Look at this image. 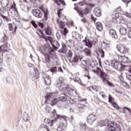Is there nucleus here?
Segmentation results:
<instances>
[{"label": "nucleus", "mask_w": 131, "mask_h": 131, "mask_svg": "<svg viewBox=\"0 0 131 131\" xmlns=\"http://www.w3.org/2000/svg\"><path fill=\"white\" fill-rule=\"evenodd\" d=\"M51 117L53 119V120H52L50 126H53L54 123L56 122L57 119H62V121H63L62 122V125L63 126H67V125L68 124L67 122V117L64 116H61L58 114H57V113H56V110H53V112H52L51 114Z\"/></svg>", "instance_id": "nucleus-1"}, {"label": "nucleus", "mask_w": 131, "mask_h": 131, "mask_svg": "<svg viewBox=\"0 0 131 131\" xmlns=\"http://www.w3.org/2000/svg\"><path fill=\"white\" fill-rule=\"evenodd\" d=\"M58 96V92H51L49 93L46 96H45L46 104H50L51 106H54L56 105L59 100L56 98V97Z\"/></svg>", "instance_id": "nucleus-2"}, {"label": "nucleus", "mask_w": 131, "mask_h": 131, "mask_svg": "<svg viewBox=\"0 0 131 131\" xmlns=\"http://www.w3.org/2000/svg\"><path fill=\"white\" fill-rule=\"evenodd\" d=\"M93 71L94 73H96V74H99V73H100V78L102 80L104 83H106V82H107V84H108V85H109V86H113V84H112V83L110 82L108 80V79L107 78L108 77V75L105 72H103V71L101 70L100 68H97V71L93 70Z\"/></svg>", "instance_id": "nucleus-3"}, {"label": "nucleus", "mask_w": 131, "mask_h": 131, "mask_svg": "<svg viewBox=\"0 0 131 131\" xmlns=\"http://www.w3.org/2000/svg\"><path fill=\"white\" fill-rule=\"evenodd\" d=\"M121 127L116 123L110 121L107 124V127L105 129V131H120Z\"/></svg>", "instance_id": "nucleus-4"}, {"label": "nucleus", "mask_w": 131, "mask_h": 131, "mask_svg": "<svg viewBox=\"0 0 131 131\" xmlns=\"http://www.w3.org/2000/svg\"><path fill=\"white\" fill-rule=\"evenodd\" d=\"M43 38L46 40V41H47V42H48V40L50 41L54 50H58V49H59L58 47H60V44H59L58 41L54 40V38H53V37L51 36H48L47 37L45 36H43Z\"/></svg>", "instance_id": "nucleus-5"}, {"label": "nucleus", "mask_w": 131, "mask_h": 131, "mask_svg": "<svg viewBox=\"0 0 131 131\" xmlns=\"http://www.w3.org/2000/svg\"><path fill=\"white\" fill-rule=\"evenodd\" d=\"M112 67H113L115 69L118 70V71H121L122 69L124 68V66L119 62L118 61H114L112 63Z\"/></svg>", "instance_id": "nucleus-6"}, {"label": "nucleus", "mask_w": 131, "mask_h": 131, "mask_svg": "<svg viewBox=\"0 0 131 131\" xmlns=\"http://www.w3.org/2000/svg\"><path fill=\"white\" fill-rule=\"evenodd\" d=\"M116 48L121 54H126L128 52L127 48L120 44L117 45Z\"/></svg>", "instance_id": "nucleus-7"}, {"label": "nucleus", "mask_w": 131, "mask_h": 131, "mask_svg": "<svg viewBox=\"0 0 131 131\" xmlns=\"http://www.w3.org/2000/svg\"><path fill=\"white\" fill-rule=\"evenodd\" d=\"M56 85L57 86L60 91H70L71 90V89L68 87V85L66 84L65 83H61L59 85L56 84Z\"/></svg>", "instance_id": "nucleus-8"}, {"label": "nucleus", "mask_w": 131, "mask_h": 131, "mask_svg": "<svg viewBox=\"0 0 131 131\" xmlns=\"http://www.w3.org/2000/svg\"><path fill=\"white\" fill-rule=\"evenodd\" d=\"M97 119V117H96V115L91 114L87 118V122L90 124H93L94 123V121Z\"/></svg>", "instance_id": "nucleus-9"}, {"label": "nucleus", "mask_w": 131, "mask_h": 131, "mask_svg": "<svg viewBox=\"0 0 131 131\" xmlns=\"http://www.w3.org/2000/svg\"><path fill=\"white\" fill-rule=\"evenodd\" d=\"M32 13L35 17H36L37 18H41L42 17V14L41 13V12H40V10L38 9H34L32 11Z\"/></svg>", "instance_id": "nucleus-10"}, {"label": "nucleus", "mask_w": 131, "mask_h": 131, "mask_svg": "<svg viewBox=\"0 0 131 131\" xmlns=\"http://www.w3.org/2000/svg\"><path fill=\"white\" fill-rule=\"evenodd\" d=\"M43 77L44 78L45 83L46 85H50L51 82V78L50 77V76L46 74H44Z\"/></svg>", "instance_id": "nucleus-11"}, {"label": "nucleus", "mask_w": 131, "mask_h": 131, "mask_svg": "<svg viewBox=\"0 0 131 131\" xmlns=\"http://www.w3.org/2000/svg\"><path fill=\"white\" fill-rule=\"evenodd\" d=\"M81 61V58L79 55H76L74 56L73 59L70 60L71 63H78V62H80Z\"/></svg>", "instance_id": "nucleus-12"}, {"label": "nucleus", "mask_w": 131, "mask_h": 131, "mask_svg": "<svg viewBox=\"0 0 131 131\" xmlns=\"http://www.w3.org/2000/svg\"><path fill=\"white\" fill-rule=\"evenodd\" d=\"M118 10H119V11H121V7H118L116 9V11L113 13L112 17L113 19H117V18H119V13H118V11H117Z\"/></svg>", "instance_id": "nucleus-13"}, {"label": "nucleus", "mask_w": 131, "mask_h": 131, "mask_svg": "<svg viewBox=\"0 0 131 131\" xmlns=\"http://www.w3.org/2000/svg\"><path fill=\"white\" fill-rule=\"evenodd\" d=\"M110 35H112L113 38H115V39H117L118 38V36H117V34L116 33V31L114 29L109 30L108 31Z\"/></svg>", "instance_id": "nucleus-14"}, {"label": "nucleus", "mask_w": 131, "mask_h": 131, "mask_svg": "<svg viewBox=\"0 0 131 131\" xmlns=\"http://www.w3.org/2000/svg\"><path fill=\"white\" fill-rule=\"evenodd\" d=\"M83 42H85V46L88 47L89 49H92V48H93V43L92 42V41H90L89 39L87 41L86 37L85 38L84 40H83Z\"/></svg>", "instance_id": "nucleus-15"}, {"label": "nucleus", "mask_w": 131, "mask_h": 131, "mask_svg": "<svg viewBox=\"0 0 131 131\" xmlns=\"http://www.w3.org/2000/svg\"><path fill=\"white\" fill-rule=\"evenodd\" d=\"M94 13L96 17H101L102 15V13H101V8H100V7L95 8Z\"/></svg>", "instance_id": "nucleus-16"}, {"label": "nucleus", "mask_w": 131, "mask_h": 131, "mask_svg": "<svg viewBox=\"0 0 131 131\" xmlns=\"http://www.w3.org/2000/svg\"><path fill=\"white\" fill-rule=\"evenodd\" d=\"M45 49H47L49 51L50 55H53L54 53H55V51L53 50V49L50 46V44L46 43L45 45Z\"/></svg>", "instance_id": "nucleus-17"}, {"label": "nucleus", "mask_w": 131, "mask_h": 131, "mask_svg": "<svg viewBox=\"0 0 131 131\" xmlns=\"http://www.w3.org/2000/svg\"><path fill=\"white\" fill-rule=\"evenodd\" d=\"M96 54L99 57H101L102 58H104L105 57V52L101 49H99L96 51Z\"/></svg>", "instance_id": "nucleus-18"}, {"label": "nucleus", "mask_w": 131, "mask_h": 131, "mask_svg": "<svg viewBox=\"0 0 131 131\" xmlns=\"http://www.w3.org/2000/svg\"><path fill=\"white\" fill-rule=\"evenodd\" d=\"M96 29L98 31H102L103 30V24L100 21L96 23Z\"/></svg>", "instance_id": "nucleus-19"}, {"label": "nucleus", "mask_w": 131, "mask_h": 131, "mask_svg": "<svg viewBox=\"0 0 131 131\" xmlns=\"http://www.w3.org/2000/svg\"><path fill=\"white\" fill-rule=\"evenodd\" d=\"M86 65L90 68H94V67H96V64L93 60H89L86 61Z\"/></svg>", "instance_id": "nucleus-20"}, {"label": "nucleus", "mask_w": 131, "mask_h": 131, "mask_svg": "<svg viewBox=\"0 0 131 131\" xmlns=\"http://www.w3.org/2000/svg\"><path fill=\"white\" fill-rule=\"evenodd\" d=\"M0 52L2 53H7L8 52V45H4L0 46Z\"/></svg>", "instance_id": "nucleus-21"}, {"label": "nucleus", "mask_w": 131, "mask_h": 131, "mask_svg": "<svg viewBox=\"0 0 131 131\" xmlns=\"http://www.w3.org/2000/svg\"><path fill=\"white\" fill-rule=\"evenodd\" d=\"M82 52L85 56H90L92 55V51L88 48H84Z\"/></svg>", "instance_id": "nucleus-22"}, {"label": "nucleus", "mask_w": 131, "mask_h": 131, "mask_svg": "<svg viewBox=\"0 0 131 131\" xmlns=\"http://www.w3.org/2000/svg\"><path fill=\"white\" fill-rule=\"evenodd\" d=\"M121 58H122L121 62L122 63H124L125 64L129 63V59H128V57L121 56Z\"/></svg>", "instance_id": "nucleus-23"}, {"label": "nucleus", "mask_w": 131, "mask_h": 131, "mask_svg": "<svg viewBox=\"0 0 131 131\" xmlns=\"http://www.w3.org/2000/svg\"><path fill=\"white\" fill-rule=\"evenodd\" d=\"M109 122H110V121L108 122V123H107V121H104V120H101L99 122V126L102 127V126H105V125H106V124H107V127L105 128H107V127H108V123H109Z\"/></svg>", "instance_id": "nucleus-24"}, {"label": "nucleus", "mask_w": 131, "mask_h": 131, "mask_svg": "<svg viewBox=\"0 0 131 131\" xmlns=\"http://www.w3.org/2000/svg\"><path fill=\"white\" fill-rule=\"evenodd\" d=\"M73 36L75 37L76 39L77 40H80L81 39V37H80V35L76 32H75L73 34Z\"/></svg>", "instance_id": "nucleus-25"}, {"label": "nucleus", "mask_w": 131, "mask_h": 131, "mask_svg": "<svg viewBox=\"0 0 131 131\" xmlns=\"http://www.w3.org/2000/svg\"><path fill=\"white\" fill-rule=\"evenodd\" d=\"M120 32L122 35H125L127 33L126 29L124 27H121L120 29Z\"/></svg>", "instance_id": "nucleus-26"}, {"label": "nucleus", "mask_w": 131, "mask_h": 131, "mask_svg": "<svg viewBox=\"0 0 131 131\" xmlns=\"http://www.w3.org/2000/svg\"><path fill=\"white\" fill-rule=\"evenodd\" d=\"M30 74L33 78H38V77H39V73H34V72H32Z\"/></svg>", "instance_id": "nucleus-27"}, {"label": "nucleus", "mask_w": 131, "mask_h": 131, "mask_svg": "<svg viewBox=\"0 0 131 131\" xmlns=\"http://www.w3.org/2000/svg\"><path fill=\"white\" fill-rule=\"evenodd\" d=\"M73 56V53H72V51H71V50H69L67 54V57L68 58V59H70V60H71V58H72Z\"/></svg>", "instance_id": "nucleus-28"}, {"label": "nucleus", "mask_w": 131, "mask_h": 131, "mask_svg": "<svg viewBox=\"0 0 131 131\" xmlns=\"http://www.w3.org/2000/svg\"><path fill=\"white\" fill-rule=\"evenodd\" d=\"M66 53H67V48L66 47V45H63L61 49V53L65 54Z\"/></svg>", "instance_id": "nucleus-29"}, {"label": "nucleus", "mask_w": 131, "mask_h": 131, "mask_svg": "<svg viewBox=\"0 0 131 131\" xmlns=\"http://www.w3.org/2000/svg\"><path fill=\"white\" fill-rule=\"evenodd\" d=\"M45 32L47 35H51L52 34V31H51L50 27H48L45 29Z\"/></svg>", "instance_id": "nucleus-30"}, {"label": "nucleus", "mask_w": 131, "mask_h": 131, "mask_svg": "<svg viewBox=\"0 0 131 131\" xmlns=\"http://www.w3.org/2000/svg\"><path fill=\"white\" fill-rule=\"evenodd\" d=\"M58 80H59V82H56L55 83V84H57V85L61 84V83H63V82H62L64 81V78H63V77H59L58 78Z\"/></svg>", "instance_id": "nucleus-31"}, {"label": "nucleus", "mask_w": 131, "mask_h": 131, "mask_svg": "<svg viewBox=\"0 0 131 131\" xmlns=\"http://www.w3.org/2000/svg\"><path fill=\"white\" fill-rule=\"evenodd\" d=\"M121 85H123V86H124V88H126V89H129V85L125 81L121 82Z\"/></svg>", "instance_id": "nucleus-32"}, {"label": "nucleus", "mask_w": 131, "mask_h": 131, "mask_svg": "<svg viewBox=\"0 0 131 131\" xmlns=\"http://www.w3.org/2000/svg\"><path fill=\"white\" fill-rule=\"evenodd\" d=\"M91 8L86 7L83 10V12L84 14L86 15L87 14H89L90 12H91Z\"/></svg>", "instance_id": "nucleus-33"}, {"label": "nucleus", "mask_w": 131, "mask_h": 131, "mask_svg": "<svg viewBox=\"0 0 131 131\" xmlns=\"http://www.w3.org/2000/svg\"><path fill=\"white\" fill-rule=\"evenodd\" d=\"M92 90H93L94 92H99V89L97 86H91L90 90L92 91Z\"/></svg>", "instance_id": "nucleus-34"}, {"label": "nucleus", "mask_w": 131, "mask_h": 131, "mask_svg": "<svg viewBox=\"0 0 131 131\" xmlns=\"http://www.w3.org/2000/svg\"><path fill=\"white\" fill-rule=\"evenodd\" d=\"M77 107L78 109H80V110H82L84 107H85V105L82 103H79L77 105Z\"/></svg>", "instance_id": "nucleus-35"}, {"label": "nucleus", "mask_w": 131, "mask_h": 131, "mask_svg": "<svg viewBox=\"0 0 131 131\" xmlns=\"http://www.w3.org/2000/svg\"><path fill=\"white\" fill-rule=\"evenodd\" d=\"M74 10H75L76 11H77V12L78 13L79 15H80L81 17H83V13H82V11H79V10L78 9V8L75 7L74 8Z\"/></svg>", "instance_id": "nucleus-36"}, {"label": "nucleus", "mask_w": 131, "mask_h": 131, "mask_svg": "<svg viewBox=\"0 0 131 131\" xmlns=\"http://www.w3.org/2000/svg\"><path fill=\"white\" fill-rule=\"evenodd\" d=\"M23 119L25 121H28L29 119V117H28V115L27 114H25L23 117Z\"/></svg>", "instance_id": "nucleus-37"}, {"label": "nucleus", "mask_w": 131, "mask_h": 131, "mask_svg": "<svg viewBox=\"0 0 131 131\" xmlns=\"http://www.w3.org/2000/svg\"><path fill=\"white\" fill-rule=\"evenodd\" d=\"M77 79H75L74 80V81L75 82H78V83H79V84H80L81 85H83V86H84V84H82V83H81V81L80 80V79L78 77H77Z\"/></svg>", "instance_id": "nucleus-38"}, {"label": "nucleus", "mask_w": 131, "mask_h": 131, "mask_svg": "<svg viewBox=\"0 0 131 131\" xmlns=\"http://www.w3.org/2000/svg\"><path fill=\"white\" fill-rule=\"evenodd\" d=\"M43 13H44L45 20H47V19H48V15H49L48 10L43 11Z\"/></svg>", "instance_id": "nucleus-39"}, {"label": "nucleus", "mask_w": 131, "mask_h": 131, "mask_svg": "<svg viewBox=\"0 0 131 131\" xmlns=\"http://www.w3.org/2000/svg\"><path fill=\"white\" fill-rule=\"evenodd\" d=\"M112 104L114 108H115L116 109H117V110L119 109V106H118V104H117L116 102H113Z\"/></svg>", "instance_id": "nucleus-40"}, {"label": "nucleus", "mask_w": 131, "mask_h": 131, "mask_svg": "<svg viewBox=\"0 0 131 131\" xmlns=\"http://www.w3.org/2000/svg\"><path fill=\"white\" fill-rule=\"evenodd\" d=\"M50 61V57L48 55L45 56V63H49Z\"/></svg>", "instance_id": "nucleus-41"}, {"label": "nucleus", "mask_w": 131, "mask_h": 131, "mask_svg": "<svg viewBox=\"0 0 131 131\" xmlns=\"http://www.w3.org/2000/svg\"><path fill=\"white\" fill-rule=\"evenodd\" d=\"M57 71V67H52L51 69V72H52V73H55Z\"/></svg>", "instance_id": "nucleus-42"}, {"label": "nucleus", "mask_w": 131, "mask_h": 131, "mask_svg": "<svg viewBox=\"0 0 131 131\" xmlns=\"http://www.w3.org/2000/svg\"><path fill=\"white\" fill-rule=\"evenodd\" d=\"M113 101V97L111 96V95H109L108 96V102L109 103H113V102H112Z\"/></svg>", "instance_id": "nucleus-43"}, {"label": "nucleus", "mask_w": 131, "mask_h": 131, "mask_svg": "<svg viewBox=\"0 0 131 131\" xmlns=\"http://www.w3.org/2000/svg\"><path fill=\"white\" fill-rule=\"evenodd\" d=\"M64 26H65V24L64 23V22L61 21L59 23V27H60V28L63 29V28H64Z\"/></svg>", "instance_id": "nucleus-44"}, {"label": "nucleus", "mask_w": 131, "mask_h": 131, "mask_svg": "<svg viewBox=\"0 0 131 131\" xmlns=\"http://www.w3.org/2000/svg\"><path fill=\"white\" fill-rule=\"evenodd\" d=\"M67 99L65 96L60 97H59V100L62 101V102H65L66 101Z\"/></svg>", "instance_id": "nucleus-45"}, {"label": "nucleus", "mask_w": 131, "mask_h": 131, "mask_svg": "<svg viewBox=\"0 0 131 131\" xmlns=\"http://www.w3.org/2000/svg\"><path fill=\"white\" fill-rule=\"evenodd\" d=\"M57 131H64V129H63V126H59L57 128Z\"/></svg>", "instance_id": "nucleus-46"}, {"label": "nucleus", "mask_w": 131, "mask_h": 131, "mask_svg": "<svg viewBox=\"0 0 131 131\" xmlns=\"http://www.w3.org/2000/svg\"><path fill=\"white\" fill-rule=\"evenodd\" d=\"M11 9H14V10H17V7H16V4L15 3V2H13V5L11 6Z\"/></svg>", "instance_id": "nucleus-47"}, {"label": "nucleus", "mask_w": 131, "mask_h": 131, "mask_svg": "<svg viewBox=\"0 0 131 131\" xmlns=\"http://www.w3.org/2000/svg\"><path fill=\"white\" fill-rule=\"evenodd\" d=\"M1 16V17H2V18L4 20H6V21H9V18H8L7 16H4L3 14H2Z\"/></svg>", "instance_id": "nucleus-48"}, {"label": "nucleus", "mask_w": 131, "mask_h": 131, "mask_svg": "<svg viewBox=\"0 0 131 131\" xmlns=\"http://www.w3.org/2000/svg\"><path fill=\"white\" fill-rule=\"evenodd\" d=\"M54 3H55V4H57V6H60V3H59V2H60L61 3V4H62V1L61 0H53Z\"/></svg>", "instance_id": "nucleus-49"}, {"label": "nucleus", "mask_w": 131, "mask_h": 131, "mask_svg": "<svg viewBox=\"0 0 131 131\" xmlns=\"http://www.w3.org/2000/svg\"><path fill=\"white\" fill-rule=\"evenodd\" d=\"M4 13H5V9H4L3 8H0V16L3 15Z\"/></svg>", "instance_id": "nucleus-50"}, {"label": "nucleus", "mask_w": 131, "mask_h": 131, "mask_svg": "<svg viewBox=\"0 0 131 131\" xmlns=\"http://www.w3.org/2000/svg\"><path fill=\"white\" fill-rule=\"evenodd\" d=\"M31 23L32 24L33 26L34 27V28H37V25L35 24V21H32Z\"/></svg>", "instance_id": "nucleus-51"}, {"label": "nucleus", "mask_w": 131, "mask_h": 131, "mask_svg": "<svg viewBox=\"0 0 131 131\" xmlns=\"http://www.w3.org/2000/svg\"><path fill=\"white\" fill-rule=\"evenodd\" d=\"M125 16H126V17H128V18H130L131 19V14L129 13L128 12H125L124 13Z\"/></svg>", "instance_id": "nucleus-52"}, {"label": "nucleus", "mask_w": 131, "mask_h": 131, "mask_svg": "<svg viewBox=\"0 0 131 131\" xmlns=\"http://www.w3.org/2000/svg\"><path fill=\"white\" fill-rule=\"evenodd\" d=\"M9 6H10V3L8 2H7L6 3V5H3V7L5 8H7V7H9Z\"/></svg>", "instance_id": "nucleus-53"}, {"label": "nucleus", "mask_w": 131, "mask_h": 131, "mask_svg": "<svg viewBox=\"0 0 131 131\" xmlns=\"http://www.w3.org/2000/svg\"><path fill=\"white\" fill-rule=\"evenodd\" d=\"M127 36L129 38H131V29L128 32Z\"/></svg>", "instance_id": "nucleus-54"}, {"label": "nucleus", "mask_w": 131, "mask_h": 131, "mask_svg": "<svg viewBox=\"0 0 131 131\" xmlns=\"http://www.w3.org/2000/svg\"><path fill=\"white\" fill-rule=\"evenodd\" d=\"M4 59L3 58H0V67L1 66H3V61Z\"/></svg>", "instance_id": "nucleus-55"}, {"label": "nucleus", "mask_w": 131, "mask_h": 131, "mask_svg": "<svg viewBox=\"0 0 131 131\" xmlns=\"http://www.w3.org/2000/svg\"><path fill=\"white\" fill-rule=\"evenodd\" d=\"M105 63L106 66H110V65H111V63H110V62L108 61L107 60L105 61Z\"/></svg>", "instance_id": "nucleus-56"}, {"label": "nucleus", "mask_w": 131, "mask_h": 131, "mask_svg": "<svg viewBox=\"0 0 131 131\" xmlns=\"http://www.w3.org/2000/svg\"><path fill=\"white\" fill-rule=\"evenodd\" d=\"M104 92H101L99 93V94L101 95V97H102V98H105V97H106V96H105L104 94Z\"/></svg>", "instance_id": "nucleus-57"}, {"label": "nucleus", "mask_w": 131, "mask_h": 131, "mask_svg": "<svg viewBox=\"0 0 131 131\" xmlns=\"http://www.w3.org/2000/svg\"><path fill=\"white\" fill-rule=\"evenodd\" d=\"M127 28H131V21L127 24Z\"/></svg>", "instance_id": "nucleus-58"}, {"label": "nucleus", "mask_w": 131, "mask_h": 131, "mask_svg": "<svg viewBox=\"0 0 131 131\" xmlns=\"http://www.w3.org/2000/svg\"><path fill=\"white\" fill-rule=\"evenodd\" d=\"M64 33L63 34L64 35H66V34H67V33H68V31H67V29H66V28L64 29Z\"/></svg>", "instance_id": "nucleus-59"}, {"label": "nucleus", "mask_w": 131, "mask_h": 131, "mask_svg": "<svg viewBox=\"0 0 131 131\" xmlns=\"http://www.w3.org/2000/svg\"><path fill=\"white\" fill-rule=\"evenodd\" d=\"M70 103L71 104H74V103H75V100H74L73 99H71L70 100Z\"/></svg>", "instance_id": "nucleus-60"}, {"label": "nucleus", "mask_w": 131, "mask_h": 131, "mask_svg": "<svg viewBox=\"0 0 131 131\" xmlns=\"http://www.w3.org/2000/svg\"><path fill=\"white\" fill-rule=\"evenodd\" d=\"M33 72H34V73H38V71H37V68H34Z\"/></svg>", "instance_id": "nucleus-61"}, {"label": "nucleus", "mask_w": 131, "mask_h": 131, "mask_svg": "<svg viewBox=\"0 0 131 131\" xmlns=\"http://www.w3.org/2000/svg\"><path fill=\"white\" fill-rule=\"evenodd\" d=\"M9 30L10 31H13V25H12V24L10 25Z\"/></svg>", "instance_id": "nucleus-62"}, {"label": "nucleus", "mask_w": 131, "mask_h": 131, "mask_svg": "<svg viewBox=\"0 0 131 131\" xmlns=\"http://www.w3.org/2000/svg\"><path fill=\"white\" fill-rule=\"evenodd\" d=\"M91 19L93 20V21L96 22V18H95V17H94L93 15H91Z\"/></svg>", "instance_id": "nucleus-63"}, {"label": "nucleus", "mask_w": 131, "mask_h": 131, "mask_svg": "<svg viewBox=\"0 0 131 131\" xmlns=\"http://www.w3.org/2000/svg\"><path fill=\"white\" fill-rule=\"evenodd\" d=\"M127 78L128 79V80L131 81V75H128L127 76Z\"/></svg>", "instance_id": "nucleus-64"}]
</instances>
